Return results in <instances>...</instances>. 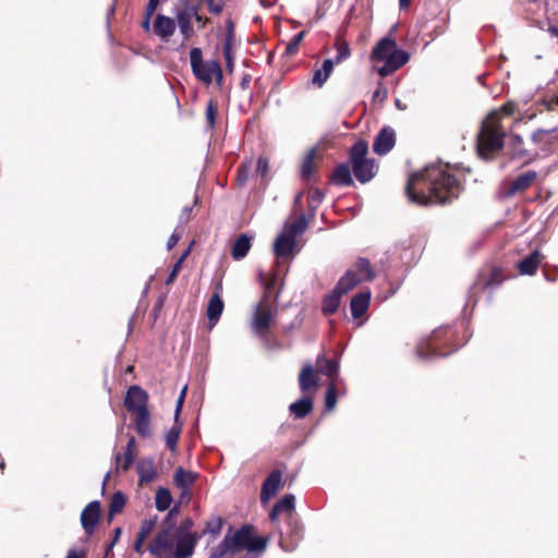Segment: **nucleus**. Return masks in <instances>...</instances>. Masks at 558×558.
Here are the masks:
<instances>
[{"label": "nucleus", "mask_w": 558, "mask_h": 558, "mask_svg": "<svg viewBox=\"0 0 558 558\" xmlns=\"http://www.w3.org/2000/svg\"><path fill=\"white\" fill-rule=\"evenodd\" d=\"M371 58L384 62L377 69V73L381 77H386L403 66L409 61L410 56L407 51L398 49L397 43L391 37L386 36L376 44Z\"/></svg>", "instance_id": "nucleus-2"}, {"label": "nucleus", "mask_w": 558, "mask_h": 558, "mask_svg": "<svg viewBox=\"0 0 558 558\" xmlns=\"http://www.w3.org/2000/svg\"><path fill=\"white\" fill-rule=\"evenodd\" d=\"M341 295L342 294L339 293L336 289H333L330 294L326 295L323 301V312L325 314L335 313L340 305Z\"/></svg>", "instance_id": "nucleus-35"}, {"label": "nucleus", "mask_w": 558, "mask_h": 558, "mask_svg": "<svg viewBox=\"0 0 558 558\" xmlns=\"http://www.w3.org/2000/svg\"><path fill=\"white\" fill-rule=\"evenodd\" d=\"M357 276L363 280H372L374 278V272L372 271L371 264L365 258H360L355 264V269Z\"/></svg>", "instance_id": "nucleus-39"}, {"label": "nucleus", "mask_w": 558, "mask_h": 558, "mask_svg": "<svg viewBox=\"0 0 558 558\" xmlns=\"http://www.w3.org/2000/svg\"><path fill=\"white\" fill-rule=\"evenodd\" d=\"M175 21L178 23L180 33L185 39L193 36L194 31L192 26L193 15H196V5L185 0L181 7L174 11Z\"/></svg>", "instance_id": "nucleus-9"}, {"label": "nucleus", "mask_w": 558, "mask_h": 558, "mask_svg": "<svg viewBox=\"0 0 558 558\" xmlns=\"http://www.w3.org/2000/svg\"><path fill=\"white\" fill-rule=\"evenodd\" d=\"M145 542V538H142L140 536H136L135 543H134V550L138 554H143V544Z\"/></svg>", "instance_id": "nucleus-59"}, {"label": "nucleus", "mask_w": 558, "mask_h": 558, "mask_svg": "<svg viewBox=\"0 0 558 558\" xmlns=\"http://www.w3.org/2000/svg\"><path fill=\"white\" fill-rule=\"evenodd\" d=\"M125 505V497L121 492L113 494L110 501V514L119 513L122 511Z\"/></svg>", "instance_id": "nucleus-42"}, {"label": "nucleus", "mask_w": 558, "mask_h": 558, "mask_svg": "<svg viewBox=\"0 0 558 558\" xmlns=\"http://www.w3.org/2000/svg\"><path fill=\"white\" fill-rule=\"evenodd\" d=\"M175 21L167 15L157 14L153 31L156 36L162 40H168L175 32Z\"/></svg>", "instance_id": "nucleus-14"}, {"label": "nucleus", "mask_w": 558, "mask_h": 558, "mask_svg": "<svg viewBox=\"0 0 558 558\" xmlns=\"http://www.w3.org/2000/svg\"><path fill=\"white\" fill-rule=\"evenodd\" d=\"M296 240L280 232L274 242V253L278 257H287L293 254Z\"/></svg>", "instance_id": "nucleus-16"}, {"label": "nucleus", "mask_w": 558, "mask_h": 558, "mask_svg": "<svg viewBox=\"0 0 558 558\" xmlns=\"http://www.w3.org/2000/svg\"><path fill=\"white\" fill-rule=\"evenodd\" d=\"M543 259V255L541 254L539 251H534L532 252L529 256H526L525 258H523L518 267H519V270H520V274L521 275H534L535 271L537 270L541 262Z\"/></svg>", "instance_id": "nucleus-21"}, {"label": "nucleus", "mask_w": 558, "mask_h": 558, "mask_svg": "<svg viewBox=\"0 0 558 558\" xmlns=\"http://www.w3.org/2000/svg\"><path fill=\"white\" fill-rule=\"evenodd\" d=\"M190 62L192 72L197 80L206 85L211 84L214 80L221 84L222 70L220 63L217 60L204 61L201 48L191 49Z\"/></svg>", "instance_id": "nucleus-5"}, {"label": "nucleus", "mask_w": 558, "mask_h": 558, "mask_svg": "<svg viewBox=\"0 0 558 558\" xmlns=\"http://www.w3.org/2000/svg\"><path fill=\"white\" fill-rule=\"evenodd\" d=\"M117 468L123 471L129 470L134 462V451H125L123 454L117 453L114 456Z\"/></svg>", "instance_id": "nucleus-40"}, {"label": "nucleus", "mask_w": 558, "mask_h": 558, "mask_svg": "<svg viewBox=\"0 0 558 558\" xmlns=\"http://www.w3.org/2000/svg\"><path fill=\"white\" fill-rule=\"evenodd\" d=\"M295 506V498L293 495H284L280 500L276 502L271 512H270V519L271 521H275L279 513L282 512H291L294 509Z\"/></svg>", "instance_id": "nucleus-27"}, {"label": "nucleus", "mask_w": 558, "mask_h": 558, "mask_svg": "<svg viewBox=\"0 0 558 558\" xmlns=\"http://www.w3.org/2000/svg\"><path fill=\"white\" fill-rule=\"evenodd\" d=\"M332 71H333V60L332 59L324 60L322 68L317 69L313 73L312 84L316 87H323V85L327 82V80L331 75Z\"/></svg>", "instance_id": "nucleus-22"}, {"label": "nucleus", "mask_w": 558, "mask_h": 558, "mask_svg": "<svg viewBox=\"0 0 558 558\" xmlns=\"http://www.w3.org/2000/svg\"><path fill=\"white\" fill-rule=\"evenodd\" d=\"M226 0H206L208 10L213 13H220L225 7Z\"/></svg>", "instance_id": "nucleus-49"}, {"label": "nucleus", "mask_w": 558, "mask_h": 558, "mask_svg": "<svg viewBox=\"0 0 558 558\" xmlns=\"http://www.w3.org/2000/svg\"><path fill=\"white\" fill-rule=\"evenodd\" d=\"M136 469L141 483H150L155 480L156 469L151 459L141 460Z\"/></svg>", "instance_id": "nucleus-24"}, {"label": "nucleus", "mask_w": 558, "mask_h": 558, "mask_svg": "<svg viewBox=\"0 0 558 558\" xmlns=\"http://www.w3.org/2000/svg\"><path fill=\"white\" fill-rule=\"evenodd\" d=\"M222 523L223 522H222L221 518H219V517L214 518L206 523L205 532L213 534V535H218L221 532Z\"/></svg>", "instance_id": "nucleus-47"}, {"label": "nucleus", "mask_w": 558, "mask_h": 558, "mask_svg": "<svg viewBox=\"0 0 558 558\" xmlns=\"http://www.w3.org/2000/svg\"><path fill=\"white\" fill-rule=\"evenodd\" d=\"M134 446H135V438L134 437H130L128 444H126V448H125V451H134Z\"/></svg>", "instance_id": "nucleus-63"}, {"label": "nucleus", "mask_w": 558, "mask_h": 558, "mask_svg": "<svg viewBox=\"0 0 558 558\" xmlns=\"http://www.w3.org/2000/svg\"><path fill=\"white\" fill-rule=\"evenodd\" d=\"M193 20L199 23L201 27L206 25L207 20L198 13V8L196 7V15H193Z\"/></svg>", "instance_id": "nucleus-60"}, {"label": "nucleus", "mask_w": 558, "mask_h": 558, "mask_svg": "<svg viewBox=\"0 0 558 558\" xmlns=\"http://www.w3.org/2000/svg\"><path fill=\"white\" fill-rule=\"evenodd\" d=\"M223 56L226 59L227 69L229 71H232L233 70V60H232V56H231V45H230L229 40L226 41L223 45Z\"/></svg>", "instance_id": "nucleus-50"}, {"label": "nucleus", "mask_w": 558, "mask_h": 558, "mask_svg": "<svg viewBox=\"0 0 558 558\" xmlns=\"http://www.w3.org/2000/svg\"><path fill=\"white\" fill-rule=\"evenodd\" d=\"M180 527L169 526L160 531L149 546V551L157 558H173Z\"/></svg>", "instance_id": "nucleus-7"}, {"label": "nucleus", "mask_w": 558, "mask_h": 558, "mask_svg": "<svg viewBox=\"0 0 558 558\" xmlns=\"http://www.w3.org/2000/svg\"><path fill=\"white\" fill-rule=\"evenodd\" d=\"M505 131L500 126L499 112H490L482 122L481 130L477 134V153L487 159L494 153L500 150L504 146Z\"/></svg>", "instance_id": "nucleus-3"}, {"label": "nucleus", "mask_w": 558, "mask_h": 558, "mask_svg": "<svg viewBox=\"0 0 558 558\" xmlns=\"http://www.w3.org/2000/svg\"><path fill=\"white\" fill-rule=\"evenodd\" d=\"M135 415V429L142 437L150 436L149 412L148 410L133 413Z\"/></svg>", "instance_id": "nucleus-33"}, {"label": "nucleus", "mask_w": 558, "mask_h": 558, "mask_svg": "<svg viewBox=\"0 0 558 558\" xmlns=\"http://www.w3.org/2000/svg\"><path fill=\"white\" fill-rule=\"evenodd\" d=\"M318 372L323 373L329 378H333L339 369V364L335 360L326 359L324 354H319L316 360Z\"/></svg>", "instance_id": "nucleus-30"}, {"label": "nucleus", "mask_w": 558, "mask_h": 558, "mask_svg": "<svg viewBox=\"0 0 558 558\" xmlns=\"http://www.w3.org/2000/svg\"><path fill=\"white\" fill-rule=\"evenodd\" d=\"M332 181L333 183L342 186L351 185L353 183V179L349 165H339L333 171Z\"/></svg>", "instance_id": "nucleus-32"}, {"label": "nucleus", "mask_w": 558, "mask_h": 558, "mask_svg": "<svg viewBox=\"0 0 558 558\" xmlns=\"http://www.w3.org/2000/svg\"><path fill=\"white\" fill-rule=\"evenodd\" d=\"M238 551L231 541V527L226 533L223 539L211 549L210 558H232Z\"/></svg>", "instance_id": "nucleus-18"}, {"label": "nucleus", "mask_w": 558, "mask_h": 558, "mask_svg": "<svg viewBox=\"0 0 558 558\" xmlns=\"http://www.w3.org/2000/svg\"><path fill=\"white\" fill-rule=\"evenodd\" d=\"M186 391H187V386H184L178 397L177 404H175V413H174L175 421L179 420V416H180V413H181V410H182V407H183V403L185 400Z\"/></svg>", "instance_id": "nucleus-48"}, {"label": "nucleus", "mask_w": 558, "mask_h": 558, "mask_svg": "<svg viewBox=\"0 0 558 558\" xmlns=\"http://www.w3.org/2000/svg\"><path fill=\"white\" fill-rule=\"evenodd\" d=\"M217 108L213 101H209L206 106V123L208 129L213 130L216 122Z\"/></svg>", "instance_id": "nucleus-46"}, {"label": "nucleus", "mask_w": 558, "mask_h": 558, "mask_svg": "<svg viewBox=\"0 0 558 558\" xmlns=\"http://www.w3.org/2000/svg\"><path fill=\"white\" fill-rule=\"evenodd\" d=\"M336 403H337V389L333 384H330L327 388L326 397H325L326 410H328V411L333 410L336 407Z\"/></svg>", "instance_id": "nucleus-43"}, {"label": "nucleus", "mask_w": 558, "mask_h": 558, "mask_svg": "<svg viewBox=\"0 0 558 558\" xmlns=\"http://www.w3.org/2000/svg\"><path fill=\"white\" fill-rule=\"evenodd\" d=\"M231 541L235 550H247L250 553H260L267 546V538L253 535V529L250 525H243L239 530L231 529Z\"/></svg>", "instance_id": "nucleus-6"}, {"label": "nucleus", "mask_w": 558, "mask_h": 558, "mask_svg": "<svg viewBox=\"0 0 558 558\" xmlns=\"http://www.w3.org/2000/svg\"><path fill=\"white\" fill-rule=\"evenodd\" d=\"M181 268H182L181 260H177V263L173 265L172 270L166 280V284H171L175 280Z\"/></svg>", "instance_id": "nucleus-52"}, {"label": "nucleus", "mask_w": 558, "mask_h": 558, "mask_svg": "<svg viewBox=\"0 0 558 558\" xmlns=\"http://www.w3.org/2000/svg\"><path fill=\"white\" fill-rule=\"evenodd\" d=\"M191 498V494H190V488H186V489H181V496H180V499L181 500H186L189 501Z\"/></svg>", "instance_id": "nucleus-62"}, {"label": "nucleus", "mask_w": 558, "mask_h": 558, "mask_svg": "<svg viewBox=\"0 0 558 558\" xmlns=\"http://www.w3.org/2000/svg\"><path fill=\"white\" fill-rule=\"evenodd\" d=\"M251 248V239L246 234L240 235L232 246V257L235 260L244 258Z\"/></svg>", "instance_id": "nucleus-31"}, {"label": "nucleus", "mask_w": 558, "mask_h": 558, "mask_svg": "<svg viewBox=\"0 0 558 558\" xmlns=\"http://www.w3.org/2000/svg\"><path fill=\"white\" fill-rule=\"evenodd\" d=\"M316 157V147L311 148L303 158L301 165V174L308 179L314 172V159Z\"/></svg>", "instance_id": "nucleus-36"}, {"label": "nucleus", "mask_w": 558, "mask_h": 558, "mask_svg": "<svg viewBox=\"0 0 558 558\" xmlns=\"http://www.w3.org/2000/svg\"><path fill=\"white\" fill-rule=\"evenodd\" d=\"M337 54L333 60V65L339 64L351 56V50L347 41H338L336 44Z\"/></svg>", "instance_id": "nucleus-41"}, {"label": "nucleus", "mask_w": 558, "mask_h": 558, "mask_svg": "<svg viewBox=\"0 0 558 558\" xmlns=\"http://www.w3.org/2000/svg\"><path fill=\"white\" fill-rule=\"evenodd\" d=\"M282 480V473L279 470L272 471L264 481L262 486L260 499L267 502L278 492Z\"/></svg>", "instance_id": "nucleus-15"}, {"label": "nucleus", "mask_w": 558, "mask_h": 558, "mask_svg": "<svg viewBox=\"0 0 558 558\" xmlns=\"http://www.w3.org/2000/svg\"><path fill=\"white\" fill-rule=\"evenodd\" d=\"M196 478V473L186 471L183 468H178L173 476V482L180 489H186L195 483Z\"/></svg>", "instance_id": "nucleus-26"}, {"label": "nucleus", "mask_w": 558, "mask_h": 558, "mask_svg": "<svg viewBox=\"0 0 558 558\" xmlns=\"http://www.w3.org/2000/svg\"><path fill=\"white\" fill-rule=\"evenodd\" d=\"M197 536L185 529H179L173 558H190L195 549Z\"/></svg>", "instance_id": "nucleus-10"}, {"label": "nucleus", "mask_w": 558, "mask_h": 558, "mask_svg": "<svg viewBox=\"0 0 558 558\" xmlns=\"http://www.w3.org/2000/svg\"><path fill=\"white\" fill-rule=\"evenodd\" d=\"M172 502V496L169 489L159 488L156 493L155 505L157 510L166 511L169 509Z\"/></svg>", "instance_id": "nucleus-37"}, {"label": "nucleus", "mask_w": 558, "mask_h": 558, "mask_svg": "<svg viewBox=\"0 0 558 558\" xmlns=\"http://www.w3.org/2000/svg\"><path fill=\"white\" fill-rule=\"evenodd\" d=\"M100 515V502H89L81 513V523L87 534H92L98 523Z\"/></svg>", "instance_id": "nucleus-12"}, {"label": "nucleus", "mask_w": 558, "mask_h": 558, "mask_svg": "<svg viewBox=\"0 0 558 558\" xmlns=\"http://www.w3.org/2000/svg\"><path fill=\"white\" fill-rule=\"evenodd\" d=\"M416 354L422 360H428L437 356H446L448 353L439 352L434 339H430L417 345Z\"/></svg>", "instance_id": "nucleus-29"}, {"label": "nucleus", "mask_w": 558, "mask_h": 558, "mask_svg": "<svg viewBox=\"0 0 558 558\" xmlns=\"http://www.w3.org/2000/svg\"><path fill=\"white\" fill-rule=\"evenodd\" d=\"M248 169L246 167V165H243L240 169H239V174H238V180L241 184H243L246 180H247V177H248Z\"/></svg>", "instance_id": "nucleus-55"}, {"label": "nucleus", "mask_w": 558, "mask_h": 558, "mask_svg": "<svg viewBox=\"0 0 558 558\" xmlns=\"http://www.w3.org/2000/svg\"><path fill=\"white\" fill-rule=\"evenodd\" d=\"M362 281L363 280L357 276L356 271L348 270L345 275L340 278L335 289L339 293L345 294Z\"/></svg>", "instance_id": "nucleus-23"}, {"label": "nucleus", "mask_w": 558, "mask_h": 558, "mask_svg": "<svg viewBox=\"0 0 558 558\" xmlns=\"http://www.w3.org/2000/svg\"><path fill=\"white\" fill-rule=\"evenodd\" d=\"M548 32L558 38V27L557 26H549Z\"/></svg>", "instance_id": "nucleus-64"}, {"label": "nucleus", "mask_w": 558, "mask_h": 558, "mask_svg": "<svg viewBox=\"0 0 558 558\" xmlns=\"http://www.w3.org/2000/svg\"><path fill=\"white\" fill-rule=\"evenodd\" d=\"M157 523V519H146L142 522L141 529L137 533V536L145 538L153 532L155 525Z\"/></svg>", "instance_id": "nucleus-44"}, {"label": "nucleus", "mask_w": 558, "mask_h": 558, "mask_svg": "<svg viewBox=\"0 0 558 558\" xmlns=\"http://www.w3.org/2000/svg\"><path fill=\"white\" fill-rule=\"evenodd\" d=\"M299 385L302 392H307L310 389L317 386V375L312 364H305L299 375Z\"/></svg>", "instance_id": "nucleus-20"}, {"label": "nucleus", "mask_w": 558, "mask_h": 558, "mask_svg": "<svg viewBox=\"0 0 558 558\" xmlns=\"http://www.w3.org/2000/svg\"><path fill=\"white\" fill-rule=\"evenodd\" d=\"M369 302H371V291L366 290V291H362L360 293H357L356 295H354L351 300V304H350V308H351V314L353 316V318H359L361 317L362 315H364L368 307H369Z\"/></svg>", "instance_id": "nucleus-17"}, {"label": "nucleus", "mask_w": 558, "mask_h": 558, "mask_svg": "<svg viewBox=\"0 0 558 558\" xmlns=\"http://www.w3.org/2000/svg\"><path fill=\"white\" fill-rule=\"evenodd\" d=\"M147 401L146 391L138 386H132L126 392L124 404L129 412L136 413L147 410Z\"/></svg>", "instance_id": "nucleus-11"}, {"label": "nucleus", "mask_w": 558, "mask_h": 558, "mask_svg": "<svg viewBox=\"0 0 558 558\" xmlns=\"http://www.w3.org/2000/svg\"><path fill=\"white\" fill-rule=\"evenodd\" d=\"M158 5H159V0H148V3L145 9V13L154 15Z\"/></svg>", "instance_id": "nucleus-57"}, {"label": "nucleus", "mask_w": 558, "mask_h": 558, "mask_svg": "<svg viewBox=\"0 0 558 558\" xmlns=\"http://www.w3.org/2000/svg\"><path fill=\"white\" fill-rule=\"evenodd\" d=\"M181 434V424L179 423V420H174V425L166 433L165 441L166 446L171 450L174 451L177 449V444L179 440Z\"/></svg>", "instance_id": "nucleus-38"}, {"label": "nucleus", "mask_w": 558, "mask_h": 558, "mask_svg": "<svg viewBox=\"0 0 558 558\" xmlns=\"http://www.w3.org/2000/svg\"><path fill=\"white\" fill-rule=\"evenodd\" d=\"M65 558H86V553L81 549L72 548L68 551Z\"/></svg>", "instance_id": "nucleus-54"}, {"label": "nucleus", "mask_w": 558, "mask_h": 558, "mask_svg": "<svg viewBox=\"0 0 558 558\" xmlns=\"http://www.w3.org/2000/svg\"><path fill=\"white\" fill-rule=\"evenodd\" d=\"M223 307H225V305H223L221 295L217 291L211 295V298L208 302V305H207L206 314H207V318H208L210 328H213L218 323V320L222 314Z\"/></svg>", "instance_id": "nucleus-19"}, {"label": "nucleus", "mask_w": 558, "mask_h": 558, "mask_svg": "<svg viewBox=\"0 0 558 558\" xmlns=\"http://www.w3.org/2000/svg\"><path fill=\"white\" fill-rule=\"evenodd\" d=\"M304 34H305L304 32H300L292 37V39L289 41V44L286 47V54L292 56L298 51L299 45L302 41Z\"/></svg>", "instance_id": "nucleus-45"}, {"label": "nucleus", "mask_w": 558, "mask_h": 558, "mask_svg": "<svg viewBox=\"0 0 558 558\" xmlns=\"http://www.w3.org/2000/svg\"><path fill=\"white\" fill-rule=\"evenodd\" d=\"M289 410L295 418H303L313 410V401L310 397H304L291 403Z\"/></svg>", "instance_id": "nucleus-25"}, {"label": "nucleus", "mask_w": 558, "mask_h": 558, "mask_svg": "<svg viewBox=\"0 0 558 558\" xmlns=\"http://www.w3.org/2000/svg\"><path fill=\"white\" fill-rule=\"evenodd\" d=\"M367 153L368 144L365 141L356 142L350 150L353 173L361 183L371 181L377 171L375 161L366 158Z\"/></svg>", "instance_id": "nucleus-4"}, {"label": "nucleus", "mask_w": 558, "mask_h": 558, "mask_svg": "<svg viewBox=\"0 0 558 558\" xmlns=\"http://www.w3.org/2000/svg\"><path fill=\"white\" fill-rule=\"evenodd\" d=\"M459 181L449 173L448 165L433 163L412 174L405 187L410 202L417 205L446 204L460 193Z\"/></svg>", "instance_id": "nucleus-1"}, {"label": "nucleus", "mask_w": 558, "mask_h": 558, "mask_svg": "<svg viewBox=\"0 0 558 558\" xmlns=\"http://www.w3.org/2000/svg\"><path fill=\"white\" fill-rule=\"evenodd\" d=\"M501 110H502L506 114H511V113H513V111H514V105H512V104H507V105H505V106L501 108Z\"/></svg>", "instance_id": "nucleus-61"}, {"label": "nucleus", "mask_w": 558, "mask_h": 558, "mask_svg": "<svg viewBox=\"0 0 558 558\" xmlns=\"http://www.w3.org/2000/svg\"><path fill=\"white\" fill-rule=\"evenodd\" d=\"M151 14H144V19H143V22H142V27L145 32H150L151 29V26H150V20H151Z\"/></svg>", "instance_id": "nucleus-58"}, {"label": "nucleus", "mask_w": 558, "mask_h": 558, "mask_svg": "<svg viewBox=\"0 0 558 558\" xmlns=\"http://www.w3.org/2000/svg\"><path fill=\"white\" fill-rule=\"evenodd\" d=\"M396 143L395 132L391 128H383L376 135L373 144V149L378 155H386L389 153Z\"/></svg>", "instance_id": "nucleus-13"}, {"label": "nucleus", "mask_w": 558, "mask_h": 558, "mask_svg": "<svg viewBox=\"0 0 558 558\" xmlns=\"http://www.w3.org/2000/svg\"><path fill=\"white\" fill-rule=\"evenodd\" d=\"M277 314L276 306L265 295L259 303L256 304L251 319V327L255 333L263 336L269 328L272 319Z\"/></svg>", "instance_id": "nucleus-8"}, {"label": "nucleus", "mask_w": 558, "mask_h": 558, "mask_svg": "<svg viewBox=\"0 0 558 558\" xmlns=\"http://www.w3.org/2000/svg\"><path fill=\"white\" fill-rule=\"evenodd\" d=\"M307 228V220L305 218L304 215H301L298 219H295L294 221L292 222H287L284 226H283V229L281 232H283L284 234L289 235V236H292L293 239L296 240V236L301 235L302 233H304V231L306 230Z\"/></svg>", "instance_id": "nucleus-28"}, {"label": "nucleus", "mask_w": 558, "mask_h": 558, "mask_svg": "<svg viewBox=\"0 0 558 558\" xmlns=\"http://www.w3.org/2000/svg\"><path fill=\"white\" fill-rule=\"evenodd\" d=\"M180 240V234H178L177 232H173L170 238L168 239V242H167V248L168 251L172 250L177 243L179 242Z\"/></svg>", "instance_id": "nucleus-56"}, {"label": "nucleus", "mask_w": 558, "mask_h": 558, "mask_svg": "<svg viewBox=\"0 0 558 558\" xmlns=\"http://www.w3.org/2000/svg\"><path fill=\"white\" fill-rule=\"evenodd\" d=\"M536 173L534 171H527L525 173L520 174L514 179L510 186V193H517L520 191H524L527 189L532 182L535 180Z\"/></svg>", "instance_id": "nucleus-34"}, {"label": "nucleus", "mask_w": 558, "mask_h": 558, "mask_svg": "<svg viewBox=\"0 0 558 558\" xmlns=\"http://www.w3.org/2000/svg\"><path fill=\"white\" fill-rule=\"evenodd\" d=\"M556 130H557L556 128L553 129V130H542V129H539V130H537L536 132L533 133L532 140L535 143H541L545 135L550 134V133L555 132Z\"/></svg>", "instance_id": "nucleus-53"}, {"label": "nucleus", "mask_w": 558, "mask_h": 558, "mask_svg": "<svg viewBox=\"0 0 558 558\" xmlns=\"http://www.w3.org/2000/svg\"><path fill=\"white\" fill-rule=\"evenodd\" d=\"M268 170V160L264 157H259L256 163V172L264 177L267 174Z\"/></svg>", "instance_id": "nucleus-51"}]
</instances>
